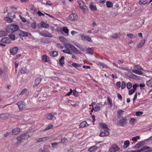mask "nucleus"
Segmentation results:
<instances>
[{
  "label": "nucleus",
  "instance_id": "nucleus-46",
  "mask_svg": "<svg viewBox=\"0 0 152 152\" xmlns=\"http://www.w3.org/2000/svg\"><path fill=\"white\" fill-rule=\"evenodd\" d=\"M60 40L63 42H66V39L63 36H61L59 37Z\"/></svg>",
  "mask_w": 152,
  "mask_h": 152
},
{
  "label": "nucleus",
  "instance_id": "nucleus-54",
  "mask_svg": "<svg viewBox=\"0 0 152 152\" xmlns=\"http://www.w3.org/2000/svg\"><path fill=\"white\" fill-rule=\"evenodd\" d=\"M135 91L132 88L130 89L129 92V95H131L133 94L135 92Z\"/></svg>",
  "mask_w": 152,
  "mask_h": 152
},
{
  "label": "nucleus",
  "instance_id": "nucleus-4",
  "mask_svg": "<svg viewBox=\"0 0 152 152\" xmlns=\"http://www.w3.org/2000/svg\"><path fill=\"white\" fill-rule=\"evenodd\" d=\"M28 137V134H25L17 137V139L18 142L20 143L23 140H26Z\"/></svg>",
  "mask_w": 152,
  "mask_h": 152
},
{
  "label": "nucleus",
  "instance_id": "nucleus-14",
  "mask_svg": "<svg viewBox=\"0 0 152 152\" xmlns=\"http://www.w3.org/2000/svg\"><path fill=\"white\" fill-rule=\"evenodd\" d=\"M127 119L126 118H122L120 119L118 122V124L122 126H124L127 123Z\"/></svg>",
  "mask_w": 152,
  "mask_h": 152
},
{
  "label": "nucleus",
  "instance_id": "nucleus-12",
  "mask_svg": "<svg viewBox=\"0 0 152 152\" xmlns=\"http://www.w3.org/2000/svg\"><path fill=\"white\" fill-rule=\"evenodd\" d=\"M1 41L4 43H10L11 42L10 39L7 37H4L1 38Z\"/></svg>",
  "mask_w": 152,
  "mask_h": 152
},
{
  "label": "nucleus",
  "instance_id": "nucleus-23",
  "mask_svg": "<svg viewBox=\"0 0 152 152\" xmlns=\"http://www.w3.org/2000/svg\"><path fill=\"white\" fill-rule=\"evenodd\" d=\"M98 147L96 146H93L90 147L88 150V151L92 152L96 151Z\"/></svg>",
  "mask_w": 152,
  "mask_h": 152
},
{
  "label": "nucleus",
  "instance_id": "nucleus-16",
  "mask_svg": "<svg viewBox=\"0 0 152 152\" xmlns=\"http://www.w3.org/2000/svg\"><path fill=\"white\" fill-rule=\"evenodd\" d=\"M109 134V132L108 130H104V131H102L100 134L99 136L101 137H104L108 136Z\"/></svg>",
  "mask_w": 152,
  "mask_h": 152
},
{
  "label": "nucleus",
  "instance_id": "nucleus-21",
  "mask_svg": "<svg viewBox=\"0 0 152 152\" xmlns=\"http://www.w3.org/2000/svg\"><path fill=\"white\" fill-rule=\"evenodd\" d=\"M20 132V129L18 128H15L13 129L12 131V133L14 135H16Z\"/></svg>",
  "mask_w": 152,
  "mask_h": 152
},
{
  "label": "nucleus",
  "instance_id": "nucleus-35",
  "mask_svg": "<svg viewBox=\"0 0 152 152\" xmlns=\"http://www.w3.org/2000/svg\"><path fill=\"white\" fill-rule=\"evenodd\" d=\"M86 51L87 53L90 54H93L94 53L93 50L91 48H87L86 49Z\"/></svg>",
  "mask_w": 152,
  "mask_h": 152
},
{
  "label": "nucleus",
  "instance_id": "nucleus-62",
  "mask_svg": "<svg viewBox=\"0 0 152 152\" xmlns=\"http://www.w3.org/2000/svg\"><path fill=\"white\" fill-rule=\"evenodd\" d=\"M37 25L36 23L35 22H34L32 23L31 24V27L33 28H36Z\"/></svg>",
  "mask_w": 152,
  "mask_h": 152
},
{
  "label": "nucleus",
  "instance_id": "nucleus-50",
  "mask_svg": "<svg viewBox=\"0 0 152 152\" xmlns=\"http://www.w3.org/2000/svg\"><path fill=\"white\" fill-rule=\"evenodd\" d=\"M126 86L127 88L128 89H130L132 88V84L130 82H128L127 83L126 85Z\"/></svg>",
  "mask_w": 152,
  "mask_h": 152
},
{
  "label": "nucleus",
  "instance_id": "nucleus-34",
  "mask_svg": "<svg viewBox=\"0 0 152 152\" xmlns=\"http://www.w3.org/2000/svg\"><path fill=\"white\" fill-rule=\"evenodd\" d=\"M130 144V143L129 140L125 141L124 143L123 148L125 149L126 148L129 146Z\"/></svg>",
  "mask_w": 152,
  "mask_h": 152
},
{
  "label": "nucleus",
  "instance_id": "nucleus-2",
  "mask_svg": "<svg viewBox=\"0 0 152 152\" xmlns=\"http://www.w3.org/2000/svg\"><path fill=\"white\" fill-rule=\"evenodd\" d=\"M64 46L66 49L62 50L65 53L72 54V51H73L75 47L74 45L69 43L66 44L64 45Z\"/></svg>",
  "mask_w": 152,
  "mask_h": 152
},
{
  "label": "nucleus",
  "instance_id": "nucleus-22",
  "mask_svg": "<svg viewBox=\"0 0 152 152\" xmlns=\"http://www.w3.org/2000/svg\"><path fill=\"white\" fill-rule=\"evenodd\" d=\"M42 79L40 77L37 78L35 80V85H34L33 87L38 85L41 82Z\"/></svg>",
  "mask_w": 152,
  "mask_h": 152
},
{
  "label": "nucleus",
  "instance_id": "nucleus-33",
  "mask_svg": "<svg viewBox=\"0 0 152 152\" xmlns=\"http://www.w3.org/2000/svg\"><path fill=\"white\" fill-rule=\"evenodd\" d=\"M53 127V126L52 124H49L46 128L44 129L41 131V132H43L46 130H48L50 129H52Z\"/></svg>",
  "mask_w": 152,
  "mask_h": 152
},
{
  "label": "nucleus",
  "instance_id": "nucleus-15",
  "mask_svg": "<svg viewBox=\"0 0 152 152\" xmlns=\"http://www.w3.org/2000/svg\"><path fill=\"white\" fill-rule=\"evenodd\" d=\"M18 50V49L17 47H14L12 49H10L9 50L10 53L14 56L16 54Z\"/></svg>",
  "mask_w": 152,
  "mask_h": 152
},
{
  "label": "nucleus",
  "instance_id": "nucleus-41",
  "mask_svg": "<svg viewBox=\"0 0 152 152\" xmlns=\"http://www.w3.org/2000/svg\"><path fill=\"white\" fill-rule=\"evenodd\" d=\"M146 84L148 86L152 87V78L149 80L147 81Z\"/></svg>",
  "mask_w": 152,
  "mask_h": 152
},
{
  "label": "nucleus",
  "instance_id": "nucleus-38",
  "mask_svg": "<svg viewBox=\"0 0 152 152\" xmlns=\"http://www.w3.org/2000/svg\"><path fill=\"white\" fill-rule=\"evenodd\" d=\"M7 33L4 31H0V37L7 35Z\"/></svg>",
  "mask_w": 152,
  "mask_h": 152
},
{
  "label": "nucleus",
  "instance_id": "nucleus-51",
  "mask_svg": "<svg viewBox=\"0 0 152 152\" xmlns=\"http://www.w3.org/2000/svg\"><path fill=\"white\" fill-rule=\"evenodd\" d=\"M143 112L142 111H137L136 113V115L137 116H139L142 115Z\"/></svg>",
  "mask_w": 152,
  "mask_h": 152
},
{
  "label": "nucleus",
  "instance_id": "nucleus-43",
  "mask_svg": "<svg viewBox=\"0 0 152 152\" xmlns=\"http://www.w3.org/2000/svg\"><path fill=\"white\" fill-rule=\"evenodd\" d=\"M39 152H50L47 149L43 148V149L42 148H40L39 150Z\"/></svg>",
  "mask_w": 152,
  "mask_h": 152
},
{
  "label": "nucleus",
  "instance_id": "nucleus-25",
  "mask_svg": "<svg viewBox=\"0 0 152 152\" xmlns=\"http://www.w3.org/2000/svg\"><path fill=\"white\" fill-rule=\"evenodd\" d=\"M50 55L52 57H56L58 55V53L56 51H51L49 53Z\"/></svg>",
  "mask_w": 152,
  "mask_h": 152
},
{
  "label": "nucleus",
  "instance_id": "nucleus-56",
  "mask_svg": "<svg viewBox=\"0 0 152 152\" xmlns=\"http://www.w3.org/2000/svg\"><path fill=\"white\" fill-rule=\"evenodd\" d=\"M126 83L124 81H123V82H122V83H121V88L122 89H124L126 87Z\"/></svg>",
  "mask_w": 152,
  "mask_h": 152
},
{
  "label": "nucleus",
  "instance_id": "nucleus-45",
  "mask_svg": "<svg viewBox=\"0 0 152 152\" xmlns=\"http://www.w3.org/2000/svg\"><path fill=\"white\" fill-rule=\"evenodd\" d=\"M27 70L26 68L25 67H23L20 70V72L22 74H25L27 72Z\"/></svg>",
  "mask_w": 152,
  "mask_h": 152
},
{
  "label": "nucleus",
  "instance_id": "nucleus-32",
  "mask_svg": "<svg viewBox=\"0 0 152 152\" xmlns=\"http://www.w3.org/2000/svg\"><path fill=\"white\" fill-rule=\"evenodd\" d=\"M41 25L42 27L45 28H48L49 26V25L48 24L45 23L43 21L41 22Z\"/></svg>",
  "mask_w": 152,
  "mask_h": 152
},
{
  "label": "nucleus",
  "instance_id": "nucleus-11",
  "mask_svg": "<svg viewBox=\"0 0 152 152\" xmlns=\"http://www.w3.org/2000/svg\"><path fill=\"white\" fill-rule=\"evenodd\" d=\"M17 104L18 105L20 110H23L26 108V106L23 102H18Z\"/></svg>",
  "mask_w": 152,
  "mask_h": 152
},
{
  "label": "nucleus",
  "instance_id": "nucleus-8",
  "mask_svg": "<svg viewBox=\"0 0 152 152\" xmlns=\"http://www.w3.org/2000/svg\"><path fill=\"white\" fill-rule=\"evenodd\" d=\"M39 34L45 37H53L51 33L46 31H41Z\"/></svg>",
  "mask_w": 152,
  "mask_h": 152
},
{
  "label": "nucleus",
  "instance_id": "nucleus-29",
  "mask_svg": "<svg viewBox=\"0 0 152 152\" xmlns=\"http://www.w3.org/2000/svg\"><path fill=\"white\" fill-rule=\"evenodd\" d=\"M4 20L8 23H11L13 22V19L9 17H4Z\"/></svg>",
  "mask_w": 152,
  "mask_h": 152
},
{
  "label": "nucleus",
  "instance_id": "nucleus-27",
  "mask_svg": "<svg viewBox=\"0 0 152 152\" xmlns=\"http://www.w3.org/2000/svg\"><path fill=\"white\" fill-rule=\"evenodd\" d=\"M137 121L136 119L134 118H131L129 120V123L131 125H133Z\"/></svg>",
  "mask_w": 152,
  "mask_h": 152
},
{
  "label": "nucleus",
  "instance_id": "nucleus-49",
  "mask_svg": "<svg viewBox=\"0 0 152 152\" xmlns=\"http://www.w3.org/2000/svg\"><path fill=\"white\" fill-rule=\"evenodd\" d=\"M140 137L139 136H137L135 137H133L132 138V140L133 141H136L140 139Z\"/></svg>",
  "mask_w": 152,
  "mask_h": 152
},
{
  "label": "nucleus",
  "instance_id": "nucleus-1",
  "mask_svg": "<svg viewBox=\"0 0 152 152\" xmlns=\"http://www.w3.org/2000/svg\"><path fill=\"white\" fill-rule=\"evenodd\" d=\"M18 28L19 26L18 25L12 24L8 26L5 30L7 33H12L18 30Z\"/></svg>",
  "mask_w": 152,
  "mask_h": 152
},
{
  "label": "nucleus",
  "instance_id": "nucleus-59",
  "mask_svg": "<svg viewBox=\"0 0 152 152\" xmlns=\"http://www.w3.org/2000/svg\"><path fill=\"white\" fill-rule=\"evenodd\" d=\"M139 86L138 84H135L134 85H133L132 86L133 88L132 89H133L135 91H136L137 88Z\"/></svg>",
  "mask_w": 152,
  "mask_h": 152
},
{
  "label": "nucleus",
  "instance_id": "nucleus-52",
  "mask_svg": "<svg viewBox=\"0 0 152 152\" xmlns=\"http://www.w3.org/2000/svg\"><path fill=\"white\" fill-rule=\"evenodd\" d=\"M75 45L77 47L80 48V50H83V48L82 47V46L79 43H77L76 44H75Z\"/></svg>",
  "mask_w": 152,
  "mask_h": 152
},
{
  "label": "nucleus",
  "instance_id": "nucleus-26",
  "mask_svg": "<svg viewBox=\"0 0 152 152\" xmlns=\"http://www.w3.org/2000/svg\"><path fill=\"white\" fill-rule=\"evenodd\" d=\"M100 126L104 129V130H109V129L108 128L107 125L104 123H101L99 125Z\"/></svg>",
  "mask_w": 152,
  "mask_h": 152
},
{
  "label": "nucleus",
  "instance_id": "nucleus-18",
  "mask_svg": "<svg viewBox=\"0 0 152 152\" xmlns=\"http://www.w3.org/2000/svg\"><path fill=\"white\" fill-rule=\"evenodd\" d=\"M145 144V142L144 141H140L137 144H136L134 146L135 148H138L142 145H143Z\"/></svg>",
  "mask_w": 152,
  "mask_h": 152
},
{
  "label": "nucleus",
  "instance_id": "nucleus-47",
  "mask_svg": "<svg viewBox=\"0 0 152 152\" xmlns=\"http://www.w3.org/2000/svg\"><path fill=\"white\" fill-rule=\"evenodd\" d=\"M9 36L12 40H15V36L13 34H10Z\"/></svg>",
  "mask_w": 152,
  "mask_h": 152
},
{
  "label": "nucleus",
  "instance_id": "nucleus-61",
  "mask_svg": "<svg viewBox=\"0 0 152 152\" xmlns=\"http://www.w3.org/2000/svg\"><path fill=\"white\" fill-rule=\"evenodd\" d=\"M50 138V137H42V142H44L49 140Z\"/></svg>",
  "mask_w": 152,
  "mask_h": 152
},
{
  "label": "nucleus",
  "instance_id": "nucleus-3",
  "mask_svg": "<svg viewBox=\"0 0 152 152\" xmlns=\"http://www.w3.org/2000/svg\"><path fill=\"white\" fill-rule=\"evenodd\" d=\"M77 2L80 8L85 13L88 10V7L81 0H79L77 1Z\"/></svg>",
  "mask_w": 152,
  "mask_h": 152
},
{
  "label": "nucleus",
  "instance_id": "nucleus-19",
  "mask_svg": "<svg viewBox=\"0 0 152 152\" xmlns=\"http://www.w3.org/2000/svg\"><path fill=\"white\" fill-rule=\"evenodd\" d=\"M89 125L86 121H83L79 125V128L86 127Z\"/></svg>",
  "mask_w": 152,
  "mask_h": 152
},
{
  "label": "nucleus",
  "instance_id": "nucleus-6",
  "mask_svg": "<svg viewBox=\"0 0 152 152\" xmlns=\"http://www.w3.org/2000/svg\"><path fill=\"white\" fill-rule=\"evenodd\" d=\"M19 35L22 37H26L27 36L31 37V34L30 33L24 31L20 30V31Z\"/></svg>",
  "mask_w": 152,
  "mask_h": 152
},
{
  "label": "nucleus",
  "instance_id": "nucleus-42",
  "mask_svg": "<svg viewBox=\"0 0 152 152\" xmlns=\"http://www.w3.org/2000/svg\"><path fill=\"white\" fill-rule=\"evenodd\" d=\"M106 6L108 8H110L113 6V4L111 2L107 1L106 2Z\"/></svg>",
  "mask_w": 152,
  "mask_h": 152
},
{
  "label": "nucleus",
  "instance_id": "nucleus-31",
  "mask_svg": "<svg viewBox=\"0 0 152 152\" xmlns=\"http://www.w3.org/2000/svg\"><path fill=\"white\" fill-rule=\"evenodd\" d=\"M134 69H137L139 70H142L143 68L139 65H136L133 66V68Z\"/></svg>",
  "mask_w": 152,
  "mask_h": 152
},
{
  "label": "nucleus",
  "instance_id": "nucleus-36",
  "mask_svg": "<svg viewBox=\"0 0 152 152\" xmlns=\"http://www.w3.org/2000/svg\"><path fill=\"white\" fill-rule=\"evenodd\" d=\"M107 104L110 107H111L112 106V100L109 97L107 96Z\"/></svg>",
  "mask_w": 152,
  "mask_h": 152
},
{
  "label": "nucleus",
  "instance_id": "nucleus-64",
  "mask_svg": "<svg viewBox=\"0 0 152 152\" xmlns=\"http://www.w3.org/2000/svg\"><path fill=\"white\" fill-rule=\"evenodd\" d=\"M20 95L19 94H18L17 95L15 96L13 98V99H14V101H15L17 100L19 96Z\"/></svg>",
  "mask_w": 152,
  "mask_h": 152
},
{
  "label": "nucleus",
  "instance_id": "nucleus-24",
  "mask_svg": "<svg viewBox=\"0 0 152 152\" xmlns=\"http://www.w3.org/2000/svg\"><path fill=\"white\" fill-rule=\"evenodd\" d=\"M145 42V40H142L140 42L138 43L137 45V47L139 48H141L144 45Z\"/></svg>",
  "mask_w": 152,
  "mask_h": 152
},
{
  "label": "nucleus",
  "instance_id": "nucleus-5",
  "mask_svg": "<svg viewBox=\"0 0 152 152\" xmlns=\"http://www.w3.org/2000/svg\"><path fill=\"white\" fill-rule=\"evenodd\" d=\"M80 36L81 37V39L83 41L86 40L89 42L92 41L91 38L88 35H85L83 34H80Z\"/></svg>",
  "mask_w": 152,
  "mask_h": 152
},
{
  "label": "nucleus",
  "instance_id": "nucleus-28",
  "mask_svg": "<svg viewBox=\"0 0 152 152\" xmlns=\"http://www.w3.org/2000/svg\"><path fill=\"white\" fill-rule=\"evenodd\" d=\"M132 72L134 73L139 75H142L143 74V72H142L135 69L132 70Z\"/></svg>",
  "mask_w": 152,
  "mask_h": 152
},
{
  "label": "nucleus",
  "instance_id": "nucleus-20",
  "mask_svg": "<svg viewBox=\"0 0 152 152\" xmlns=\"http://www.w3.org/2000/svg\"><path fill=\"white\" fill-rule=\"evenodd\" d=\"M89 7L90 9L92 11H95L97 10L96 5L92 2L90 4Z\"/></svg>",
  "mask_w": 152,
  "mask_h": 152
},
{
  "label": "nucleus",
  "instance_id": "nucleus-57",
  "mask_svg": "<svg viewBox=\"0 0 152 152\" xmlns=\"http://www.w3.org/2000/svg\"><path fill=\"white\" fill-rule=\"evenodd\" d=\"M75 48H74L73 51L76 53L80 54L81 53L75 47Z\"/></svg>",
  "mask_w": 152,
  "mask_h": 152
},
{
  "label": "nucleus",
  "instance_id": "nucleus-17",
  "mask_svg": "<svg viewBox=\"0 0 152 152\" xmlns=\"http://www.w3.org/2000/svg\"><path fill=\"white\" fill-rule=\"evenodd\" d=\"M42 60L45 62H50L51 61L49 57L46 55H44L42 57Z\"/></svg>",
  "mask_w": 152,
  "mask_h": 152
},
{
  "label": "nucleus",
  "instance_id": "nucleus-39",
  "mask_svg": "<svg viewBox=\"0 0 152 152\" xmlns=\"http://www.w3.org/2000/svg\"><path fill=\"white\" fill-rule=\"evenodd\" d=\"M121 36L120 33H117L113 34L111 37L113 38H119Z\"/></svg>",
  "mask_w": 152,
  "mask_h": 152
},
{
  "label": "nucleus",
  "instance_id": "nucleus-53",
  "mask_svg": "<svg viewBox=\"0 0 152 152\" xmlns=\"http://www.w3.org/2000/svg\"><path fill=\"white\" fill-rule=\"evenodd\" d=\"M127 36L128 37L131 38H135L136 37L134 35L131 34H128Z\"/></svg>",
  "mask_w": 152,
  "mask_h": 152
},
{
  "label": "nucleus",
  "instance_id": "nucleus-30",
  "mask_svg": "<svg viewBox=\"0 0 152 152\" xmlns=\"http://www.w3.org/2000/svg\"><path fill=\"white\" fill-rule=\"evenodd\" d=\"M64 56L61 57L59 60V64L60 66H62L64 63Z\"/></svg>",
  "mask_w": 152,
  "mask_h": 152
},
{
  "label": "nucleus",
  "instance_id": "nucleus-40",
  "mask_svg": "<svg viewBox=\"0 0 152 152\" xmlns=\"http://www.w3.org/2000/svg\"><path fill=\"white\" fill-rule=\"evenodd\" d=\"M97 64L103 68H106L107 67V65L103 63L99 62Z\"/></svg>",
  "mask_w": 152,
  "mask_h": 152
},
{
  "label": "nucleus",
  "instance_id": "nucleus-37",
  "mask_svg": "<svg viewBox=\"0 0 152 152\" xmlns=\"http://www.w3.org/2000/svg\"><path fill=\"white\" fill-rule=\"evenodd\" d=\"M62 31L65 33L67 34V35H69V30L66 27H63L62 29Z\"/></svg>",
  "mask_w": 152,
  "mask_h": 152
},
{
  "label": "nucleus",
  "instance_id": "nucleus-10",
  "mask_svg": "<svg viewBox=\"0 0 152 152\" xmlns=\"http://www.w3.org/2000/svg\"><path fill=\"white\" fill-rule=\"evenodd\" d=\"M77 16L75 13H72L70 14L68 18V19L70 21H74L77 19Z\"/></svg>",
  "mask_w": 152,
  "mask_h": 152
},
{
  "label": "nucleus",
  "instance_id": "nucleus-48",
  "mask_svg": "<svg viewBox=\"0 0 152 152\" xmlns=\"http://www.w3.org/2000/svg\"><path fill=\"white\" fill-rule=\"evenodd\" d=\"M27 89L26 88H25L19 94V95H20V94H26L27 92Z\"/></svg>",
  "mask_w": 152,
  "mask_h": 152
},
{
  "label": "nucleus",
  "instance_id": "nucleus-60",
  "mask_svg": "<svg viewBox=\"0 0 152 152\" xmlns=\"http://www.w3.org/2000/svg\"><path fill=\"white\" fill-rule=\"evenodd\" d=\"M19 17L20 19L23 22H26V19L24 17H23L21 15H19Z\"/></svg>",
  "mask_w": 152,
  "mask_h": 152
},
{
  "label": "nucleus",
  "instance_id": "nucleus-9",
  "mask_svg": "<svg viewBox=\"0 0 152 152\" xmlns=\"http://www.w3.org/2000/svg\"><path fill=\"white\" fill-rule=\"evenodd\" d=\"M120 148L116 145H113L109 149V151L111 152H115L118 151Z\"/></svg>",
  "mask_w": 152,
  "mask_h": 152
},
{
  "label": "nucleus",
  "instance_id": "nucleus-58",
  "mask_svg": "<svg viewBox=\"0 0 152 152\" xmlns=\"http://www.w3.org/2000/svg\"><path fill=\"white\" fill-rule=\"evenodd\" d=\"M73 94L75 96H77L78 95V93L75 90H74L73 91Z\"/></svg>",
  "mask_w": 152,
  "mask_h": 152
},
{
  "label": "nucleus",
  "instance_id": "nucleus-55",
  "mask_svg": "<svg viewBox=\"0 0 152 152\" xmlns=\"http://www.w3.org/2000/svg\"><path fill=\"white\" fill-rule=\"evenodd\" d=\"M72 65L75 67H79L80 66V64H77L75 63H72Z\"/></svg>",
  "mask_w": 152,
  "mask_h": 152
},
{
  "label": "nucleus",
  "instance_id": "nucleus-7",
  "mask_svg": "<svg viewBox=\"0 0 152 152\" xmlns=\"http://www.w3.org/2000/svg\"><path fill=\"white\" fill-rule=\"evenodd\" d=\"M55 114L56 113H54V114L52 113H48L45 115V116L48 119L51 120H55L56 119V118L54 116Z\"/></svg>",
  "mask_w": 152,
  "mask_h": 152
},
{
  "label": "nucleus",
  "instance_id": "nucleus-44",
  "mask_svg": "<svg viewBox=\"0 0 152 152\" xmlns=\"http://www.w3.org/2000/svg\"><path fill=\"white\" fill-rule=\"evenodd\" d=\"M150 148L149 147L147 146H144L142 147L140 150V152L143 151L145 150L148 149Z\"/></svg>",
  "mask_w": 152,
  "mask_h": 152
},
{
  "label": "nucleus",
  "instance_id": "nucleus-13",
  "mask_svg": "<svg viewBox=\"0 0 152 152\" xmlns=\"http://www.w3.org/2000/svg\"><path fill=\"white\" fill-rule=\"evenodd\" d=\"M103 105L102 103H100L97 104L94 108V112H96L100 111Z\"/></svg>",
  "mask_w": 152,
  "mask_h": 152
},
{
  "label": "nucleus",
  "instance_id": "nucleus-63",
  "mask_svg": "<svg viewBox=\"0 0 152 152\" xmlns=\"http://www.w3.org/2000/svg\"><path fill=\"white\" fill-rule=\"evenodd\" d=\"M139 3L140 4H145L147 3V2L146 1H142L141 0L139 1Z\"/></svg>",
  "mask_w": 152,
  "mask_h": 152
}]
</instances>
